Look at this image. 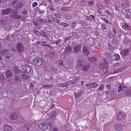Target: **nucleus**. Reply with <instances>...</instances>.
Listing matches in <instances>:
<instances>
[{
	"mask_svg": "<svg viewBox=\"0 0 131 131\" xmlns=\"http://www.w3.org/2000/svg\"><path fill=\"white\" fill-rule=\"evenodd\" d=\"M24 126L25 128H26L27 130H29L32 127V125L31 124L28 123L26 124Z\"/></svg>",
	"mask_w": 131,
	"mask_h": 131,
	"instance_id": "nucleus-24",
	"label": "nucleus"
},
{
	"mask_svg": "<svg viewBox=\"0 0 131 131\" xmlns=\"http://www.w3.org/2000/svg\"><path fill=\"white\" fill-rule=\"evenodd\" d=\"M80 24H81L84 26H88V24L86 22H84L83 21H80L79 22Z\"/></svg>",
	"mask_w": 131,
	"mask_h": 131,
	"instance_id": "nucleus-32",
	"label": "nucleus"
},
{
	"mask_svg": "<svg viewBox=\"0 0 131 131\" xmlns=\"http://www.w3.org/2000/svg\"><path fill=\"white\" fill-rule=\"evenodd\" d=\"M17 3H18V4L16 6V8L17 9H18L22 7L23 4V3L20 2H18L17 0L14 2V4H15Z\"/></svg>",
	"mask_w": 131,
	"mask_h": 131,
	"instance_id": "nucleus-14",
	"label": "nucleus"
},
{
	"mask_svg": "<svg viewBox=\"0 0 131 131\" xmlns=\"http://www.w3.org/2000/svg\"><path fill=\"white\" fill-rule=\"evenodd\" d=\"M21 67V71L24 73H27L30 71V68L28 65H23Z\"/></svg>",
	"mask_w": 131,
	"mask_h": 131,
	"instance_id": "nucleus-3",
	"label": "nucleus"
},
{
	"mask_svg": "<svg viewBox=\"0 0 131 131\" xmlns=\"http://www.w3.org/2000/svg\"><path fill=\"white\" fill-rule=\"evenodd\" d=\"M17 117L16 114L15 113H13L11 114L10 116V118L13 120L16 119Z\"/></svg>",
	"mask_w": 131,
	"mask_h": 131,
	"instance_id": "nucleus-20",
	"label": "nucleus"
},
{
	"mask_svg": "<svg viewBox=\"0 0 131 131\" xmlns=\"http://www.w3.org/2000/svg\"><path fill=\"white\" fill-rule=\"evenodd\" d=\"M104 87V85L103 84H101L99 88V90L100 91H102Z\"/></svg>",
	"mask_w": 131,
	"mask_h": 131,
	"instance_id": "nucleus-39",
	"label": "nucleus"
},
{
	"mask_svg": "<svg viewBox=\"0 0 131 131\" xmlns=\"http://www.w3.org/2000/svg\"><path fill=\"white\" fill-rule=\"evenodd\" d=\"M16 51L18 53L23 52L24 49V48L23 44L20 42L17 43L16 46Z\"/></svg>",
	"mask_w": 131,
	"mask_h": 131,
	"instance_id": "nucleus-2",
	"label": "nucleus"
},
{
	"mask_svg": "<svg viewBox=\"0 0 131 131\" xmlns=\"http://www.w3.org/2000/svg\"><path fill=\"white\" fill-rule=\"evenodd\" d=\"M11 16L13 18L17 19H19L21 17V16L17 14L14 15H12Z\"/></svg>",
	"mask_w": 131,
	"mask_h": 131,
	"instance_id": "nucleus-29",
	"label": "nucleus"
},
{
	"mask_svg": "<svg viewBox=\"0 0 131 131\" xmlns=\"http://www.w3.org/2000/svg\"><path fill=\"white\" fill-rule=\"evenodd\" d=\"M125 88V87L123 85H119L118 87V90L117 92L119 93L122 91L123 90V89Z\"/></svg>",
	"mask_w": 131,
	"mask_h": 131,
	"instance_id": "nucleus-21",
	"label": "nucleus"
},
{
	"mask_svg": "<svg viewBox=\"0 0 131 131\" xmlns=\"http://www.w3.org/2000/svg\"><path fill=\"white\" fill-rule=\"evenodd\" d=\"M71 39V37H69L67 38H66L64 40V42L66 43L68 40H70Z\"/></svg>",
	"mask_w": 131,
	"mask_h": 131,
	"instance_id": "nucleus-50",
	"label": "nucleus"
},
{
	"mask_svg": "<svg viewBox=\"0 0 131 131\" xmlns=\"http://www.w3.org/2000/svg\"><path fill=\"white\" fill-rule=\"evenodd\" d=\"M62 40L61 39H58L56 42L55 43L57 45H58L61 42Z\"/></svg>",
	"mask_w": 131,
	"mask_h": 131,
	"instance_id": "nucleus-43",
	"label": "nucleus"
},
{
	"mask_svg": "<svg viewBox=\"0 0 131 131\" xmlns=\"http://www.w3.org/2000/svg\"><path fill=\"white\" fill-rule=\"evenodd\" d=\"M81 45H77L74 46L73 49L74 52L77 53L79 52L81 50Z\"/></svg>",
	"mask_w": 131,
	"mask_h": 131,
	"instance_id": "nucleus-8",
	"label": "nucleus"
},
{
	"mask_svg": "<svg viewBox=\"0 0 131 131\" xmlns=\"http://www.w3.org/2000/svg\"><path fill=\"white\" fill-rule=\"evenodd\" d=\"M72 37H74V38H78V35L76 32H73L72 34Z\"/></svg>",
	"mask_w": 131,
	"mask_h": 131,
	"instance_id": "nucleus-35",
	"label": "nucleus"
},
{
	"mask_svg": "<svg viewBox=\"0 0 131 131\" xmlns=\"http://www.w3.org/2000/svg\"><path fill=\"white\" fill-rule=\"evenodd\" d=\"M29 77L27 75L22 74L21 76V79H27L29 78Z\"/></svg>",
	"mask_w": 131,
	"mask_h": 131,
	"instance_id": "nucleus-31",
	"label": "nucleus"
},
{
	"mask_svg": "<svg viewBox=\"0 0 131 131\" xmlns=\"http://www.w3.org/2000/svg\"><path fill=\"white\" fill-rule=\"evenodd\" d=\"M118 41L117 40H113L112 41V43L114 44V45H117L118 43Z\"/></svg>",
	"mask_w": 131,
	"mask_h": 131,
	"instance_id": "nucleus-38",
	"label": "nucleus"
},
{
	"mask_svg": "<svg viewBox=\"0 0 131 131\" xmlns=\"http://www.w3.org/2000/svg\"><path fill=\"white\" fill-rule=\"evenodd\" d=\"M126 117V115L123 113L119 112L117 114L116 119L118 121L125 118Z\"/></svg>",
	"mask_w": 131,
	"mask_h": 131,
	"instance_id": "nucleus-5",
	"label": "nucleus"
},
{
	"mask_svg": "<svg viewBox=\"0 0 131 131\" xmlns=\"http://www.w3.org/2000/svg\"><path fill=\"white\" fill-rule=\"evenodd\" d=\"M33 30L34 32L36 35L38 33V31L35 29H34Z\"/></svg>",
	"mask_w": 131,
	"mask_h": 131,
	"instance_id": "nucleus-58",
	"label": "nucleus"
},
{
	"mask_svg": "<svg viewBox=\"0 0 131 131\" xmlns=\"http://www.w3.org/2000/svg\"><path fill=\"white\" fill-rule=\"evenodd\" d=\"M72 50V49L69 46H68L66 47L63 53L64 54H66L67 53H69L71 50Z\"/></svg>",
	"mask_w": 131,
	"mask_h": 131,
	"instance_id": "nucleus-16",
	"label": "nucleus"
},
{
	"mask_svg": "<svg viewBox=\"0 0 131 131\" xmlns=\"http://www.w3.org/2000/svg\"><path fill=\"white\" fill-rule=\"evenodd\" d=\"M41 35L42 36L46 38L47 37V36L46 35V33L44 31H42L41 33Z\"/></svg>",
	"mask_w": 131,
	"mask_h": 131,
	"instance_id": "nucleus-37",
	"label": "nucleus"
},
{
	"mask_svg": "<svg viewBox=\"0 0 131 131\" xmlns=\"http://www.w3.org/2000/svg\"><path fill=\"white\" fill-rule=\"evenodd\" d=\"M48 125L46 122H42L40 123L39 125V128L41 130L45 129L47 128Z\"/></svg>",
	"mask_w": 131,
	"mask_h": 131,
	"instance_id": "nucleus-7",
	"label": "nucleus"
},
{
	"mask_svg": "<svg viewBox=\"0 0 131 131\" xmlns=\"http://www.w3.org/2000/svg\"><path fill=\"white\" fill-rule=\"evenodd\" d=\"M60 24V25L64 27H67L69 25V24L67 23H61Z\"/></svg>",
	"mask_w": 131,
	"mask_h": 131,
	"instance_id": "nucleus-33",
	"label": "nucleus"
},
{
	"mask_svg": "<svg viewBox=\"0 0 131 131\" xmlns=\"http://www.w3.org/2000/svg\"><path fill=\"white\" fill-rule=\"evenodd\" d=\"M121 63H115L113 64V66L114 67H116L120 65Z\"/></svg>",
	"mask_w": 131,
	"mask_h": 131,
	"instance_id": "nucleus-45",
	"label": "nucleus"
},
{
	"mask_svg": "<svg viewBox=\"0 0 131 131\" xmlns=\"http://www.w3.org/2000/svg\"><path fill=\"white\" fill-rule=\"evenodd\" d=\"M49 19L50 21L51 22H53L54 21V19L51 17H50L49 18Z\"/></svg>",
	"mask_w": 131,
	"mask_h": 131,
	"instance_id": "nucleus-53",
	"label": "nucleus"
},
{
	"mask_svg": "<svg viewBox=\"0 0 131 131\" xmlns=\"http://www.w3.org/2000/svg\"><path fill=\"white\" fill-rule=\"evenodd\" d=\"M103 61L104 63V64L106 65V66H107L108 67V64L107 62V60H106V59H103Z\"/></svg>",
	"mask_w": 131,
	"mask_h": 131,
	"instance_id": "nucleus-48",
	"label": "nucleus"
},
{
	"mask_svg": "<svg viewBox=\"0 0 131 131\" xmlns=\"http://www.w3.org/2000/svg\"><path fill=\"white\" fill-rule=\"evenodd\" d=\"M106 88L108 90H110L111 89V85L107 84L106 85Z\"/></svg>",
	"mask_w": 131,
	"mask_h": 131,
	"instance_id": "nucleus-59",
	"label": "nucleus"
},
{
	"mask_svg": "<svg viewBox=\"0 0 131 131\" xmlns=\"http://www.w3.org/2000/svg\"><path fill=\"white\" fill-rule=\"evenodd\" d=\"M53 86V85H43L42 87L45 88H51Z\"/></svg>",
	"mask_w": 131,
	"mask_h": 131,
	"instance_id": "nucleus-40",
	"label": "nucleus"
},
{
	"mask_svg": "<svg viewBox=\"0 0 131 131\" xmlns=\"http://www.w3.org/2000/svg\"><path fill=\"white\" fill-rule=\"evenodd\" d=\"M114 56L115 59V60H118L120 59L119 55L118 54L114 55Z\"/></svg>",
	"mask_w": 131,
	"mask_h": 131,
	"instance_id": "nucleus-34",
	"label": "nucleus"
},
{
	"mask_svg": "<svg viewBox=\"0 0 131 131\" xmlns=\"http://www.w3.org/2000/svg\"><path fill=\"white\" fill-rule=\"evenodd\" d=\"M57 115V113L56 112H53L52 113V115H51V118H55Z\"/></svg>",
	"mask_w": 131,
	"mask_h": 131,
	"instance_id": "nucleus-30",
	"label": "nucleus"
},
{
	"mask_svg": "<svg viewBox=\"0 0 131 131\" xmlns=\"http://www.w3.org/2000/svg\"><path fill=\"white\" fill-rule=\"evenodd\" d=\"M11 9L10 8H7L2 10V14L3 15H5L9 14L11 13Z\"/></svg>",
	"mask_w": 131,
	"mask_h": 131,
	"instance_id": "nucleus-10",
	"label": "nucleus"
},
{
	"mask_svg": "<svg viewBox=\"0 0 131 131\" xmlns=\"http://www.w3.org/2000/svg\"><path fill=\"white\" fill-rule=\"evenodd\" d=\"M33 23L35 26H38V23L37 21V20H35L34 21H33Z\"/></svg>",
	"mask_w": 131,
	"mask_h": 131,
	"instance_id": "nucleus-51",
	"label": "nucleus"
},
{
	"mask_svg": "<svg viewBox=\"0 0 131 131\" xmlns=\"http://www.w3.org/2000/svg\"><path fill=\"white\" fill-rule=\"evenodd\" d=\"M114 7H115V9L116 11H119V9H118V7L115 5H114Z\"/></svg>",
	"mask_w": 131,
	"mask_h": 131,
	"instance_id": "nucleus-63",
	"label": "nucleus"
},
{
	"mask_svg": "<svg viewBox=\"0 0 131 131\" xmlns=\"http://www.w3.org/2000/svg\"><path fill=\"white\" fill-rule=\"evenodd\" d=\"M32 63L35 67L41 66L43 63V61L42 59L39 58H35L33 59Z\"/></svg>",
	"mask_w": 131,
	"mask_h": 131,
	"instance_id": "nucleus-1",
	"label": "nucleus"
},
{
	"mask_svg": "<svg viewBox=\"0 0 131 131\" xmlns=\"http://www.w3.org/2000/svg\"><path fill=\"white\" fill-rule=\"evenodd\" d=\"M131 90L128 89H126L125 91L123 92V93L125 94V95L127 96L129 95L131 93Z\"/></svg>",
	"mask_w": 131,
	"mask_h": 131,
	"instance_id": "nucleus-23",
	"label": "nucleus"
},
{
	"mask_svg": "<svg viewBox=\"0 0 131 131\" xmlns=\"http://www.w3.org/2000/svg\"><path fill=\"white\" fill-rule=\"evenodd\" d=\"M122 27L123 29L125 30L127 29L129 30L130 29V27L127 24H124V25H122Z\"/></svg>",
	"mask_w": 131,
	"mask_h": 131,
	"instance_id": "nucleus-22",
	"label": "nucleus"
},
{
	"mask_svg": "<svg viewBox=\"0 0 131 131\" xmlns=\"http://www.w3.org/2000/svg\"><path fill=\"white\" fill-rule=\"evenodd\" d=\"M90 67V66L89 65H84L83 66V71L85 72L88 71L89 70Z\"/></svg>",
	"mask_w": 131,
	"mask_h": 131,
	"instance_id": "nucleus-18",
	"label": "nucleus"
},
{
	"mask_svg": "<svg viewBox=\"0 0 131 131\" xmlns=\"http://www.w3.org/2000/svg\"><path fill=\"white\" fill-rule=\"evenodd\" d=\"M99 67L100 69H102L103 70H104L105 69V70H106L105 73L107 71L108 67L106 66L104 64V63H100L99 65Z\"/></svg>",
	"mask_w": 131,
	"mask_h": 131,
	"instance_id": "nucleus-15",
	"label": "nucleus"
},
{
	"mask_svg": "<svg viewBox=\"0 0 131 131\" xmlns=\"http://www.w3.org/2000/svg\"><path fill=\"white\" fill-rule=\"evenodd\" d=\"M37 19L39 22H42L43 20V19L40 18V17H38Z\"/></svg>",
	"mask_w": 131,
	"mask_h": 131,
	"instance_id": "nucleus-61",
	"label": "nucleus"
},
{
	"mask_svg": "<svg viewBox=\"0 0 131 131\" xmlns=\"http://www.w3.org/2000/svg\"><path fill=\"white\" fill-rule=\"evenodd\" d=\"M92 83H93L92 86L93 87L96 88L98 86V84L95 82H93Z\"/></svg>",
	"mask_w": 131,
	"mask_h": 131,
	"instance_id": "nucleus-47",
	"label": "nucleus"
},
{
	"mask_svg": "<svg viewBox=\"0 0 131 131\" xmlns=\"http://www.w3.org/2000/svg\"><path fill=\"white\" fill-rule=\"evenodd\" d=\"M113 127L117 131H120L122 129L123 126L121 124L118 123L114 124Z\"/></svg>",
	"mask_w": 131,
	"mask_h": 131,
	"instance_id": "nucleus-6",
	"label": "nucleus"
},
{
	"mask_svg": "<svg viewBox=\"0 0 131 131\" xmlns=\"http://www.w3.org/2000/svg\"><path fill=\"white\" fill-rule=\"evenodd\" d=\"M49 56L51 59H54V51H50L49 53Z\"/></svg>",
	"mask_w": 131,
	"mask_h": 131,
	"instance_id": "nucleus-19",
	"label": "nucleus"
},
{
	"mask_svg": "<svg viewBox=\"0 0 131 131\" xmlns=\"http://www.w3.org/2000/svg\"><path fill=\"white\" fill-rule=\"evenodd\" d=\"M58 85L59 86L61 87H64V83H59L58 84Z\"/></svg>",
	"mask_w": 131,
	"mask_h": 131,
	"instance_id": "nucleus-62",
	"label": "nucleus"
},
{
	"mask_svg": "<svg viewBox=\"0 0 131 131\" xmlns=\"http://www.w3.org/2000/svg\"><path fill=\"white\" fill-rule=\"evenodd\" d=\"M37 5V3L36 2H34L32 4V6L34 7H35V6H36Z\"/></svg>",
	"mask_w": 131,
	"mask_h": 131,
	"instance_id": "nucleus-56",
	"label": "nucleus"
},
{
	"mask_svg": "<svg viewBox=\"0 0 131 131\" xmlns=\"http://www.w3.org/2000/svg\"><path fill=\"white\" fill-rule=\"evenodd\" d=\"M14 58V56L11 53H8L5 56V59L7 62L11 61Z\"/></svg>",
	"mask_w": 131,
	"mask_h": 131,
	"instance_id": "nucleus-4",
	"label": "nucleus"
},
{
	"mask_svg": "<svg viewBox=\"0 0 131 131\" xmlns=\"http://www.w3.org/2000/svg\"><path fill=\"white\" fill-rule=\"evenodd\" d=\"M125 11L126 13V17L127 19H129L130 17V16L131 15V13L127 9H126Z\"/></svg>",
	"mask_w": 131,
	"mask_h": 131,
	"instance_id": "nucleus-26",
	"label": "nucleus"
},
{
	"mask_svg": "<svg viewBox=\"0 0 131 131\" xmlns=\"http://www.w3.org/2000/svg\"><path fill=\"white\" fill-rule=\"evenodd\" d=\"M12 75V71L9 70H7L5 73V77L8 78H9L11 77Z\"/></svg>",
	"mask_w": 131,
	"mask_h": 131,
	"instance_id": "nucleus-17",
	"label": "nucleus"
},
{
	"mask_svg": "<svg viewBox=\"0 0 131 131\" xmlns=\"http://www.w3.org/2000/svg\"><path fill=\"white\" fill-rule=\"evenodd\" d=\"M89 61L93 62L96 60L95 58L94 57H92L91 58H89Z\"/></svg>",
	"mask_w": 131,
	"mask_h": 131,
	"instance_id": "nucleus-41",
	"label": "nucleus"
},
{
	"mask_svg": "<svg viewBox=\"0 0 131 131\" xmlns=\"http://www.w3.org/2000/svg\"><path fill=\"white\" fill-rule=\"evenodd\" d=\"M5 131H11L12 129V126L8 125H5L3 128Z\"/></svg>",
	"mask_w": 131,
	"mask_h": 131,
	"instance_id": "nucleus-11",
	"label": "nucleus"
},
{
	"mask_svg": "<svg viewBox=\"0 0 131 131\" xmlns=\"http://www.w3.org/2000/svg\"><path fill=\"white\" fill-rule=\"evenodd\" d=\"M82 52L86 56H87L89 54V52L88 49V47L84 45L82 48Z\"/></svg>",
	"mask_w": 131,
	"mask_h": 131,
	"instance_id": "nucleus-9",
	"label": "nucleus"
},
{
	"mask_svg": "<svg viewBox=\"0 0 131 131\" xmlns=\"http://www.w3.org/2000/svg\"><path fill=\"white\" fill-rule=\"evenodd\" d=\"M108 46L109 49L111 50H112L113 49V48L112 46L111 45V44H109L108 45Z\"/></svg>",
	"mask_w": 131,
	"mask_h": 131,
	"instance_id": "nucleus-64",
	"label": "nucleus"
},
{
	"mask_svg": "<svg viewBox=\"0 0 131 131\" xmlns=\"http://www.w3.org/2000/svg\"><path fill=\"white\" fill-rule=\"evenodd\" d=\"M47 37L48 38V39L50 41H51L52 40V37L50 35H49L48 36H47Z\"/></svg>",
	"mask_w": 131,
	"mask_h": 131,
	"instance_id": "nucleus-49",
	"label": "nucleus"
},
{
	"mask_svg": "<svg viewBox=\"0 0 131 131\" xmlns=\"http://www.w3.org/2000/svg\"><path fill=\"white\" fill-rule=\"evenodd\" d=\"M93 83H92L89 84H86V86L87 87H88L89 89H91L93 88Z\"/></svg>",
	"mask_w": 131,
	"mask_h": 131,
	"instance_id": "nucleus-36",
	"label": "nucleus"
},
{
	"mask_svg": "<svg viewBox=\"0 0 131 131\" xmlns=\"http://www.w3.org/2000/svg\"><path fill=\"white\" fill-rule=\"evenodd\" d=\"M68 7H63L61 9V10L63 11H66L68 10L67 8Z\"/></svg>",
	"mask_w": 131,
	"mask_h": 131,
	"instance_id": "nucleus-57",
	"label": "nucleus"
},
{
	"mask_svg": "<svg viewBox=\"0 0 131 131\" xmlns=\"http://www.w3.org/2000/svg\"><path fill=\"white\" fill-rule=\"evenodd\" d=\"M124 43L126 44L130 45L131 40L128 39L126 38L124 40Z\"/></svg>",
	"mask_w": 131,
	"mask_h": 131,
	"instance_id": "nucleus-28",
	"label": "nucleus"
},
{
	"mask_svg": "<svg viewBox=\"0 0 131 131\" xmlns=\"http://www.w3.org/2000/svg\"><path fill=\"white\" fill-rule=\"evenodd\" d=\"M83 61L82 60H79L77 62L78 67H80L83 64Z\"/></svg>",
	"mask_w": 131,
	"mask_h": 131,
	"instance_id": "nucleus-25",
	"label": "nucleus"
},
{
	"mask_svg": "<svg viewBox=\"0 0 131 131\" xmlns=\"http://www.w3.org/2000/svg\"><path fill=\"white\" fill-rule=\"evenodd\" d=\"M13 69L14 71V72H16L17 73H19L20 72V70L17 67H14L13 68Z\"/></svg>",
	"mask_w": 131,
	"mask_h": 131,
	"instance_id": "nucleus-27",
	"label": "nucleus"
},
{
	"mask_svg": "<svg viewBox=\"0 0 131 131\" xmlns=\"http://www.w3.org/2000/svg\"><path fill=\"white\" fill-rule=\"evenodd\" d=\"M81 95V94L80 92L78 93L75 94V97L76 98H77L80 96Z\"/></svg>",
	"mask_w": 131,
	"mask_h": 131,
	"instance_id": "nucleus-42",
	"label": "nucleus"
},
{
	"mask_svg": "<svg viewBox=\"0 0 131 131\" xmlns=\"http://www.w3.org/2000/svg\"><path fill=\"white\" fill-rule=\"evenodd\" d=\"M13 80L14 82L16 83H20L21 82V79L20 77L16 75H15Z\"/></svg>",
	"mask_w": 131,
	"mask_h": 131,
	"instance_id": "nucleus-13",
	"label": "nucleus"
},
{
	"mask_svg": "<svg viewBox=\"0 0 131 131\" xmlns=\"http://www.w3.org/2000/svg\"><path fill=\"white\" fill-rule=\"evenodd\" d=\"M121 7L122 9L124 10L126 8V6L125 4L122 3L121 5Z\"/></svg>",
	"mask_w": 131,
	"mask_h": 131,
	"instance_id": "nucleus-44",
	"label": "nucleus"
},
{
	"mask_svg": "<svg viewBox=\"0 0 131 131\" xmlns=\"http://www.w3.org/2000/svg\"><path fill=\"white\" fill-rule=\"evenodd\" d=\"M65 18L67 19H71V17L70 16L66 15L65 17Z\"/></svg>",
	"mask_w": 131,
	"mask_h": 131,
	"instance_id": "nucleus-55",
	"label": "nucleus"
},
{
	"mask_svg": "<svg viewBox=\"0 0 131 131\" xmlns=\"http://www.w3.org/2000/svg\"><path fill=\"white\" fill-rule=\"evenodd\" d=\"M121 72V70L120 69H119L115 71L114 72V73H117Z\"/></svg>",
	"mask_w": 131,
	"mask_h": 131,
	"instance_id": "nucleus-60",
	"label": "nucleus"
},
{
	"mask_svg": "<svg viewBox=\"0 0 131 131\" xmlns=\"http://www.w3.org/2000/svg\"><path fill=\"white\" fill-rule=\"evenodd\" d=\"M129 53V50L128 49H123L121 51L120 54L123 56H125L128 55Z\"/></svg>",
	"mask_w": 131,
	"mask_h": 131,
	"instance_id": "nucleus-12",
	"label": "nucleus"
},
{
	"mask_svg": "<svg viewBox=\"0 0 131 131\" xmlns=\"http://www.w3.org/2000/svg\"><path fill=\"white\" fill-rule=\"evenodd\" d=\"M41 46L42 47H45V46H46V47H49V45H48V44H42L41 45Z\"/></svg>",
	"mask_w": 131,
	"mask_h": 131,
	"instance_id": "nucleus-54",
	"label": "nucleus"
},
{
	"mask_svg": "<svg viewBox=\"0 0 131 131\" xmlns=\"http://www.w3.org/2000/svg\"><path fill=\"white\" fill-rule=\"evenodd\" d=\"M49 8L53 12L54 10V9L53 8V6L52 5H50L49 6Z\"/></svg>",
	"mask_w": 131,
	"mask_h": 131,
	"instance_id": "nucleus-46",
	"label": "nucleus"
},
{
	"mask_svg": "<svg viewBox=\"0 0 131 131\" xmlns=\"http://www.w3.org/2000/svg\"><path fill=\"white\" fill-rule=\"evenodd\" d=\"M18 12V11L17 10H14L13 12H12V15H14L17 14Z\"/></svg>",
	"mask_w": 131,
	"mask_h": 131,
	"instance_id": "nucleus-52",
	"label": "nucleus"
}]
</instances>
